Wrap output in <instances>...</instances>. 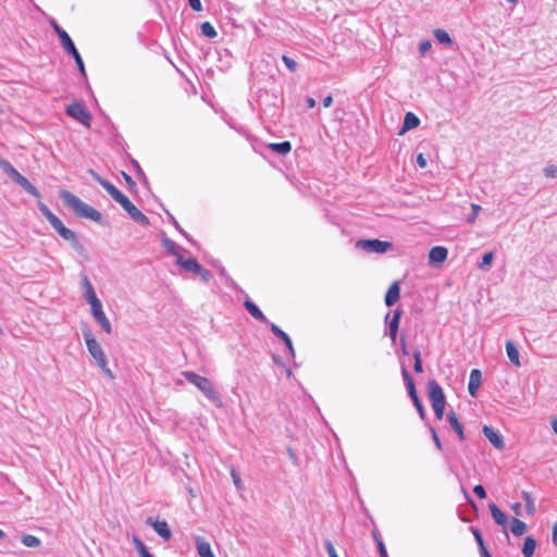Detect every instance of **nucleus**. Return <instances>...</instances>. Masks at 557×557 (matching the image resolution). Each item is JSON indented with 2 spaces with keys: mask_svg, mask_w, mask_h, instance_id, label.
Segmentation results:
<instances>
[{
  "mask_svg": "<svg viewBox=\"0 0 557 557\" xmlns=\"http://www.w3.org/2000/svg\"><path fill=\"white\" fill-rule=\"evenodd\" d=\"M60 198L65 203V206H67L75 213L76 216L91 220L98 224H103L102 214L91 206L84 202L73 193L62 189L60 191Z\"/></svg>",
  "mask_w": 557,
  "mask_h": 557,
  "instance_id": "3",
  "label": "nucleus"
},
{
  "mask_svg": "<svg viewBox=\"0 0 557 557\" xmlns=\"http://www.w3.org/2000/svg\"><path fill=\"white\" fill-rule=\"evenodd\" d=\"M161 244L165 248L166 252L171 256L178 258V256H182L183 248L177 245L174 240L166 237L164 233L161 235Z\"/></svg>",
  "mask_w": 557,
  "mask_h": 557,
  "instance_id": "20",
  "label": "nucleus"
},
{
  "mask_svg": "<svg viewBox=\"0 0 557 557\" xmlns=\"http://www.w3.org/2000/svg\"><path fill=\"white\" fill-rule=\"evenodd\" d=\"M65 113L84 126L90 127L92 115L82 102H72L65 108Z\"/></svg>",
  "mask_w": 557,
  "mask_h": 557,
  "instance_id": "8",
  "label": "nucleus"
},
{
  "mask_svg": "<svg viewBox=\"0 0 557 557\" xmlns=\"http://www.w3.org/2000/svg\"><path fill=\"white\" fill-rule=\"evenodd\" d=\"M510 531L515 536H521L527 532V524L518 518H512L510 523Z\"/></svg>",
  "mask_w": 557,
  "mask_h": 557,
  "instance_id": "30",
  "label": "nucleus"
},
{
  "mask_svg": "<svg viewBox=\"0 0 557 557\" xmlns=\"http://www.w3.org/2000/svg\"><path fill=\"white\" fill-rule=\"evenodd\" d=\"M271 151L280 154V156H286L292 150V144L288 140H284L281 143H272L268 146Z\"/></svg>",
  "mask_w": 557,
  "mask_h": 557,
  "instance_id": "28",
  "label": "nucleus"
},
{
  "mask_svg": "<svg viewBox=\"0 0 557 557\" xmlns=\"http://www.w3.org/2000/svg\"><path fill=\"white\" fill-rule=\"evenodd\" d=\"M536 548V541L532 536H528L524 540L522 546V554L524 557H532Z\"/></svg>",
  "mask_w": 557,
  "mask_h": 557,
  "instance_id": "32",
  "label": "nucleus"
},
{
  "mask_svg": "<svg viewBox=\"0 0 557 557\" xmlns=\"http://www.w3.org/2000/svg\"><path fill=\"white\" fill-rule=\"evenodd\" d=\"M401 314H403L401 309L397 308L393 311L392 318H391V312H387L385 315V323L387 324V331H385V334L389 336V338L393 343H395L396 338H397V332H398Z\"/></svg>",
  "mask_w": 557,
  "mask_h": 557,
  "instance_id": "11",
  "label": "nucleus"
},
{
  "mask_svg": "<svg viewBox=\"0 0 557 557\" xmlns=\"http://www.w3.org/2000/svg\"><path fill=\"white\" fill-rule=\"evenodd\" d=\"M197 274L201 277V280L205 283H208L212 278V273L209 270L205 269L203 267L200 268V271L197 272Z\"/></svg>",
  "mask_w": 557,
  "mask_h": 557,
  "instance_id": "47",
  "label": "nucleus"
},
{
  "mask_svg": "<svg viewBox=\"0 0 557 557\" xmlns=\"http://www.w3.org/2000/svg\"><path fill=\"white\" fill-rule=\"evenodd\" d=\"M417 164L420 166V168H425L426 166V160L425 158L423 157L422 153H419L418 157H417Z\"/></svg>",
  "mask_w": 557,
  "mask_h": 557,
  "instance_id": "56",
  "label": "nucleus"
},
{
  "mask_svg": "<svg viewBox=\"0 0 557 557\" xmlns=\"http://www.w3.org/2000/svg\"><path fill=\"white\" fill-rule=\"evenodd\" d=\"M122 174H123V177H124V180H125L126 184H127L129 187H134V186L136 185V184H135V182L133 181V178H132V176H131V175H128V174H127V173H125V172H123Z\"/></svg>",
  "mask_w": 557,
  "mask_h": 557,
  "instance_id": "57",
  "label": "nucleus"
},
{
  "mask_svg": "<svg viewBox=\"0 0 557 557\" xmlns=\"http://www.w3.org/2000/svg\"><path fill=\"white\" fill-rule=\"evenodd\" d=\"M447 421L448 423L450 424L451 429L456 432V434L458 435V438L461 441V442H465L466 441V436H465V433H463V426L462 424L460 423V421L458 420V417L456 414V412L454 410H450L448 413H447Z\"/></svg>",
  "mask_w": 557,
  "mask_h": 557,
  "instance_id": "21",
  "label": "nucleus"
},
{
  "mask_svg": "<svg viewBox=\"0 0 557 557\" xmlns=\"http://www.w3.org/2000/svg\"><path fill=\"white\" fill-rule=\"evenodd\" d=\"M60 44L63 47V49L70 55H72V58L74 59V61H75V63L77 65V69L79 71V73L83 76H86V70H85L84 61H83L78 50L76 49L73 40L71 39V37L64 38V40H62Z\"/></svg>",
  "mask_w": 557,
  "mask_h": 557,
  "instance_id": "13",
  "label": "nucleus"
},
{
  "mask_svg": "<svg viewBox=\"0 0 557 557\" xmlns=\"http://www.w3.org/2000/svg\"><path fill=\"white\" fill-rule=\"evenodd\" d=\"M282 61L284 62V64L286 65V67H287L292 73H294V72H296V71H297L298 64H297V62H296L294 59H292V58H289L288 55H285V54H284V55L282 57Z\"/></svg>",
  "mask_w": 557,
  "mask_h": 557,
  "instance_id": "42",
  "label": "nucleus"
},
{
  "mask_svg": "<svg viewBox=\"0 0 557 557\" xmlns=\"http://www.w3.org/2000/svg\"><path fill=\"white\" fill-rule=\"evenodd\" d=\"M333 103V97L331 95L326 96L323 101H322V104L324 108H329L331 107Z\"/></svg>",
  "mask_w": 557,
  "mask_h": 557,
  "instance_id": "59",
  "label": "nucleus"
},
{
  "mask_svg": "<svg viewBox=\"0 0 557 557\" xmlns=\"http://www.w3.org/2000/svg\"><path fill=\"white\" fill-rule=\"evenodd\" d=\"M133 164H134V166H135V169H136L137 174H138L139 176H143L144 178H146V177H145V173H144V171L141 170V168H140L139 163H138L137 161H135V160H134V161H133Z\"/></svg>",
  "mask_w": 557,
  "mask_h": 557,
  "instance_id": "61",
  "label": "nucleus"
},
{
  "mask_svg": "<svg viewBox=\"0 0 557 557\" xmlns=\"http://www.w3.org/2000/svg\"><path fill=\"white\" fill-rule=\"evenodd\" d=\"M133 543L140 557H154L147 548L145 543L137 536L133 537Z\"/></svg>",
  "mask_w": 557,
  "mask_h": 557,
  "instance_id": "34",
  "label": "nucleus"
},
{
  "mask_svg": "<svg viewBox=\"0 0 557 557\" xmlns=\"http://www.w3.org/2000/svg\"><path fill=\"white\" fill-rule=\"evenodd\" d=\"M82 333H83V337L85 339V343H86L89 354L95 359L96 363L98 364V367L100 368L102 373L106 376H108L110 380H113L114 374L108 367L106 354H104L101 345L95 338L91 330L86 326L82 330Z\"/></svg>",
  "mask_w": 557,
  "mask_h": 557,
  "instance_id": "4",
  "label": "nucleus"
},
{
  "mask_svg": "<svg viewBox=\"0 0 557 557\" xmlns=\"http://www.w3.org/2000/svg\"><path fill=\"white\" fill-rule=\"evenodd\" d=\"M473 493L481 499L486 498V491L481 484H478L473 487Z\"/></svg>",
  "mask_w": 557,
  "mask_h": 557,
  "instance_id": "49",
  "label": "nucleus"
},
{
  "mask_svg": "<svg viewBox=\"0 0 557 557\" xmlns=\"http://www.w3.org/2000/svg\"><path fill=\"white\" fill-rule=\"evenodd\" d=\"M82 286L84 289V298L89 305H91V302L95 304L100 300L96 295L92 284L85 274L82 276Z\"/></svg>",
  "mask_w": 557,
  "mask_h": 557,
  "instance_id": "17",
  "label": "nucleus"
},
{
  "mask_svg": "<svg viewBox=\"0 0 557 557\" xmlns=\"http://www.w3.org/2000/svg\"><path fill=\"white\" fill-rule=\"evenodd\" d=\"M506 352L510 362L517 367H520L519 350L512 341H507Z\"/></svg>",
  "mask_w": 557,
  "mask_h": 557,
  "instance_id": "29",
  "label": "nucleus"
},
{
  "mask_svg": "<svg viewBox=\"0 0 557 557\" xmlns=\"http://www.w3.org/2000/svg\"><path fill=\"white\" fill-rule=\"evenodd\" d=\"M356 247L368 252L384 253L392 248V243L380 239H360Z\"/></svg>",
  "mask_w": 557,
  "mask_h": 557,
  "instance_id": "9",
  "label": "nucleus"
},
{
  "mask_svg": "<svg viewBox=\"0 0 557 557\" xmlns=\"http://www.w3.org/2000/svg\"><path fill=\"white\" fill-rule=\"evenodd\" d=\"M488 508H490V511H491V515L494 519V521L498 524V525H502V527H506L507 522H508V518L507 516L498 508V506L494 503H491L488 505Z\"/></svg>",
  "mask_w": 557,
  "mask_h": 557,
  "instance_id": "25",
  "label": "nucleus"
},
{
  "mask_svg": "<svg viewBox=\"0 0 557 557\" xmlns=\"http://www.w3.org/2000/svg\"><path fill=\"white\" fill-rule=\"evenodd\" d=\"M176 264L183 268L187 272L197 274L202 267L195 258L185 259L183 256H178Z\"/></svg>",
  "mask_w": 557,
  "mask_h": 557,
  "instance_id": "19",
  "label": "nucleus"
},
{
  "mask_svg": "<svg viewBox=\"0 0 557 557\" xmlns=\"http://www.w3.org/2000/svg\"><path fill=\"white\" fill-rule=\"evenodd\" d=\"M201 35L207 38H214L218 36V33L213 25L210 22H203L200 25Z\"/></svg>",
  "mask_w": 557,
  "mask_h": 557,
  "instance_id": "35",
  "label": "nucleus"
},
{
  "mask_svg": "<svg viewBox=\"0 0 557 557\" xmlns=\"http://www.w3.org/2000/svg\"><path fill=\"white\" fill-rule=\"evenodd\" d=\"M188 3L194 11L199 12L202 10V3L200 0H188Z\"/></svg>",
  "mask_w": 557,
  "mask_h": 557,
  "instance_id": "54",
  "label": "nucleus"
},
{
  "mask_svg": "<svg viewBox=\"0 0 557 557\" xmlns=\"http://www.w3.org/2000/svg\"><path fill=\"white\" fill-rule=\"evenodd\" d=\"M0 169L30 196L40 199L39 190L22 175L8 160L0 157Z\"/></svg>",
  "mask_w": 557,
  "mask_h": 557,
  "instance_id": "6",
  "label": "nucleus"
},
{
  "mask_svg": "<svg viewBox=\"0 0 557 557\" xmlns=\"http://www.w3.org/2000/svg\"><path fill=\"white\" fill-rule=\"evenodd\" d=\"M482 383V372L479 369H472L469 376L468 392L472 397L476 396L478 389Z\"/></svg>",
  "mask_w": 557,
  "mask_h": 557,
  "instance_id": "16",
  "label": "nucleus"
},
{
  "mask_svg": "<svg viewBox=\"0 0 557 557\" xmlns=\"http://www.w3.org/2000/svg\"><path fill=\"white\" fill-rule=\"evenodd\" d=\"M21 542L26 547H38L41 544L40 539L32 534H24L21 539Z\"/></svg>",
  "mask_w": 557,
  "mask_h": 557,
  "instance_id": "36",
  "label": "nucleus"
},
{
  "mask_svg": "<svg viewBox=\"0 0 557 557\" xmlns=\"http://www.w3.org/2000/svg\"><path fill=\"white\" fill-rule=\"evenodd\" d=\"M511 509L512 511L516 513V515H520L521 513V504L520 503H515L511 505Z\"/></svg>",
  "mask_w": 557,
  "mask_h": 557,
  "instance_id": "62",
  "label": "nucleus"
},
{
  "mask_svg": "<svg viewBox=\"0 0 557 557\" xmlns=\"http://www.w3.org/2000/svg\"><path fill=\"white\" fill-rule=\"evenodd\" d=\"M428 397L432 405V407L438 405H446V397L443 392L442 386L438 384V382L434 379H431L428 381Z\"/></svg>",
  "mask_w": 557,
  "mask_h": 557,
  "instance_id": "10",
  "label": "nucleus"
},
{
  "mask_svg": "<svg viewBox=\"0 0 557 557\" xmlns=\"http://www.w3.org/2000/svg\"><path fill=\"white\" fill-rule=\"evenodd\" d=\"M91 314L95 319V321L101 326V329L108 333H112V325L109 319L107 318L106 313L102 310V304L101 301L91 302L90 305Z\"/></svg>",
  "mask_w": 557,
  "mask_h": 557,
  "instance_id": "12",
  "label": "nucleus"
},
{
  "mask_svg": "<svg viewBox=\"0 0 557 557\" xmlns=\"http://www.w3.org/2000/svg\"><path fill=\"white\" fill-rule=\"evenodd\" d=\"M432 47V44L430 40H423L419 45V51L421 54H425Z\"/></svg>",
  "mask_w": 557,
  "mask_h": 557,
  "instance_id": "50",
  "label": "nucleus"
},
{
  "mask_svg": "<svg viewBox=\"0 0 557 557\" xmlns=\"http://www.w3.org/2000/svg\"><path fill=\"white\" fill-rule=\"evenodd\" d=\"M183 375L189 383L199 388L211 403L218 407L222 405L220 393L215 389L213 383L208 377L193 371H185L183 372Z\"/></svg>",
  "mask_w": 557,
  "mask_h": 557,
  "instance_id": "5",
  "label": "nucleus"
},
{
  "mask_svg": "<svg viewBox=\"0 0 557 557\" xmlns=\"http://www.w3.org/2000/svg\"><path fill=\"white\" fill-rule=\"evenodd\" d=\"M546 177L555 178L557 176V166L555 164H549L543 170Z\"/></svg>",
  "mask_w": 557,
  "mask_h": 557,
  "instance_id": "46",
  "label": "nucleus"
},
{
  "mask_svg": "<svg viewBox=\"0 0 557 557\" xmlns=\"http://www.w3.org/2000/svg\"><path fill=\"white\" fill-rule=\"evenodd\" d=\"M471 209H472V213L469 214L468 218H467V222L470 223V224H472L475 221L476 215H478V213L481 210V206L476 205V203H472L471 205Z\"/></svg>",
  "mask_w": 557,
  "mask_h": 557,
  "instance_id": "44",
  "label": "nucleus"
},
{
  "mask_svg": "<svg viewBox=\"0 0 557 557\" xmlns=\"http://www.w3.org/2000/svg\"><path fill=\"white\" fill-rule=\"evenodd\" d=\"M521 497L522 499L524 500L525 503V511L529 516H533L535 513V504H534V499L531 495V493H529L528 491H522L521 492Z\"/></svg>",
  "mask_w": 557,
  "mask_h": 557,
  "instance_id": "33",
  "label": "nucleus"
},
{
  "mask_svg": "<svg viewBox=\"0 0 557 557\" xmlns=\"http://www.w3.org/2000/svg\"><path fill=\"white\" fill-rule=\"evenodd\" d=\"M445 406H446V405H438V408H437V406L432 407V408H433V410H434V413H435L436 419H438V420H442V419H443V417H444V411H445Z\"/></svg>",
  "mask_w": 557,
  "mask_h": 557,
  "instance_id": "51",
  "label": "nucleus"
},
{
  "mask_svg": "<svg viewBox=\"0 0 557 557\" xmlns=\"http://www.w3.org/2000/svg\"><path fill=\"white\" fill-rule=\"evenodd\" d=\"M479 552L481 557H492L487 548L481 549Z\"/></svg>",
  "mask_w": 557,
  "mask_h": 557,
  "instance_id": "63",
  "label": "nucleus"
},
{
  "mask_svg": "<svg viewBox=\"0 0 557 557\" xmlns=\"http://www.w3.org/2000/svg\"><path fill=\"white\" fill-rule=\"evenodd\" d=\"M494 260V252L488 251L482 256L481 262L478 264L480 270L487 271Z\"/></svg>",
  "mask_w": 557,
  "mask_h": 557,
  "instance_id": "37",
  "label": "nucleus"
},
{
  "mask_svg": "<svg viewBox=\"0 0 557 557\" xmlns=\"http://www.w3.org/2000/svg\"><path fill=\"white\" fill-rule=\"evenodd\" d=\"M400 348H401L403 355L407 356L409 354L408 348H407V342L404 336L400 337Z\"/></svg>",
  "mask_w": 557,
  "mask_h": 557,
  "instance_id": "55",
  "label": "nucleus"
},
{
  "mask_svg": "<svg viewBox=\"0 0 557 557\" xmlns=\"http://www.w3.org/2000/svg\"><path fill=\"white\" fill-rule=\"evenodd\" d=\"M552 428H553L554 432L557 434V418H554L552 420Z\"/></svg>",
  "mask_w": 557,
  "mask_h": 557,
  "instance_id": "64",
  "label": "nucleus"
},
{
  "mask_svg": "<svg viewBox=\"0 0 557 557\" xmlns=\"http://www.w3.org/2000/svg\"><path fill=\"white\" fill-rule=\"evenodd\" d=\"M51 26L58 35L60 42L64 40V38L70 37V35L54 20L51 22Z\"/></svg>",
  "mask_w": 557,
  "mask_h": 557,
  "instance_id": "40",
  "label": "nucleus"
},
{
  "mask_svg": "<svg viewBox=\"0 0 557 557\" xmlns=\"http://www.w3.org/2000/svg\"><path fill=\"white\" fill-rule=\"evenodd\" d=\"M166 214L169 216V220L170 222L174 225V227L185 237L187 238L188 240H190L189 238V235L181 227V225L178 224V222L176 221V219L169 212L166 211Z\"/></svg>",
  "mask_w": 557,
  "mask_h": 557,
  "instance_id": "43",
  "label": "nucleus"
},
{
  "mask_svg": "<svg viewBox=\"0 0 557 557\" xmlns=\"http://www.w3.org/2000/svg\"><path fill=\"white\" fill-rule=\"evenodd\" d=\"M38 209L41 214L47 219L53 230L62 237L64 240L69 242L71 247L75 252L83 256L86 251L84 245L79 240L76 233L70 228H67L63 222L41 201L38 202Z\"/></svg>",
  "mask_w": 557,
  "mask_h": 557,
  "instance_id": "2",
  "label": "nucleus"
},
{
  "mask_svg": "<svg viewBox=\"0 0 557 557\" xmlns=\"http://www.w3.org/2000/svg\"><path fill=\"white\" fill-rule=\"evenodd\" d=\"M448 251L443 246H435L429 252L430 263H442L447 259Z\"/></svg>",
  "mask_w": 557,
  "mask_h": 557,
  "instance_id": "24",
  "label": "nucleus"
},
{
  "mask_svg": "<svg viewBox=\"0 0 557 557\" xmlns=\"http://www.w3.org/2000/svg\"><path fill=\"white\" fill-rule=\"evenodd\" d=\"M400 297V287L397 281L393 282L385 294V305L387 307L394 306Z\"/></svg>",
  "mask_w": 557,
  "mask_h": 557,
  "instance_id": "18",
  "label": "nucleus"
},
{
  "mask_svg": "<svg viewBox=\"0 0 557 557\" xmlns=\"http://www.w3.org/2000/svg\"><path fill=\"white\" fill-rule=\"evenodd\" d=\"M270 330L271 332L276 336L278 337L281 341L284 342V344L286 345L290 356H294L295 355V350H294V346H293V343H292V339L290 337L287 335V333H285L283 330H281L276 324L274 323H270Z\"/></svg>",
  "mask_w": 557,
  "mask_h": 557,
  "instance_id": "22",
  "label": "nucleus"
},
{
  "mask_svg": "<svg viewBox=\"0 0 557 557\" xmlns=\"http://www.w3.org/2000/svg\"><path fill=\"white\" fill-rule=\"evenodd\" d=\"M306 106L308 109H312L315 107V100L312 97L306 98Z\"/></svg>",
  "mask_w": 557,
  "mask_h": 557,
  "instance_id": "60",
  "label": "nucleus"
},
{
  "mask_svg": "<svg viewBox=\"0 0 557 557\" xmlns=\"http://www.w3.org/2000/svg\"><path fill=\"white\" fill-rule=\"evenodd\" d=\"M377 550H379L380 557H388L386 547L382 540H377Z\"/></svg>",
  "mask_w": 557,
  "mask_h": 557,
  "instance_id": "53",
  "label": "nucleus"
},
{
  "mask_svg": "<svg viewBox=\"0 0 557 557\" xmlns=\"http://www.w3.org/2000/svg\"><path fill=\"white\" fill-rule=\"evenodd\" d=\"M483 434L496 449L502 450L505 448V442L502 434L494 430L492 426L484 425Z\"/></svg>",
  "mask_w": 557,
  "mask_h": 557,
  "instance_id": "15",
  "label": "nucleus"
},
{
  "mask_svg": "<svg viewBox=\"0 0 557 557\" xmlns=\"http://www.w3.org/2000/svg\"><path fill=\"white\" fill-rule=\"evenodd\" d=\"M433 35L438 44H442L444 46L453 45V39L446 30L442 28H436L434 29Z\"/></svg>",
  "mask_w": 557,
  "mask_h": 557,
  "instance_id": "31",
  "label": "nucleus"
},
{
  "mask_svg": "<svg viewBox=\"0 0 557 557\" xmlns=\"http://www.w3.org/2000/svg\"><path fill=\"white\" fill-rule=\"evenodd\" d=\"M470 530H471V532H472V534H473V536L475 539V542H476V544L479 546V550L486 548V546L484 544V541H483V537H482V534H481V531L478 528H475V527H471Z\"/></svg>",
  "mask_w": 557,
  "mask_h": 557,
  "instance_id": "39",
  "label": "nucleus"
},
{
  "mask_svg": "<svg viewBox=\"0 0 557 557\" xmlns=\"http://www.w3.org/2000/svg\"><path fill=\"white\" fill-rule=\"evenodd\" d=\"M146 523L150 525L163 540L169 541L172 537V531L165 520H158L149 517L147 518Z\"/></svg>",
  "mask_w": 557,
  "mask_h": 557,
  "instance_id": "14",
  "label": "nucleus"
},
{
  "mask_svg": "<svg viewBox=\"0 0 557 557\" xmlns=\"http://www.w3.org/2000/svg\"><path fill=\"white\" fill-rule=\"evenodd\" d=\"M552 541L553 544L557 547V522L553 525Z\"/></svg>",
  "mask_w": 557,
  "mask_h": 557,
  "instance_id": "58",
  "label": "nucleus"
},
{
  "mask_svg": "<svg viewBox=\"0 0 557 557\" xmlns=\"http://www.w3.org/2000/svg\"><path fill=\"white\" fill-rule=\"evenodd\" d=\"M430 432H431V434H432V440H433V442H434V444H435L436 448H437L438 450H442V449H443V445H442V442H441V440H440V437H438V435H437L436 430H435L433 426H431V428H430Z\"/></svg>",
  "mask_w": 557,
  "mask_h": 557,
  "instance_id": "48",
  "label": "nucleus"
},
{
  "mask_svg": "<svg viewBox=\"0 0 557 557\" xmlns=\"http://www.w3.org/2000/svg\"><path fill=\"white\" fill-rule=\"evenodd\" d=\"M412 356H413V360H414V363H413L414 372L422 373L423 366H422V360H421V351L418 348H416L412 352Z\"/></svg>",
  "mask_w": 557,
  "mask_h": 557,
  "instance_id": "38",
  "label": "nucleus"
},
{
  "mask_svg": "<svg viewBox=\"0 0 557 557\" xmlns=\"http://www.w3.org/2000/svg\"><path fill=\"white\" fill-rule=\"evenodd\" d=\"M244 307L246 310L258 321L262 323H269V320L263 314V312L259 309V307L249 298L244 301Z\"/></svg>",
  "mask_w": 557,
  "mask_h": 557,
  "instance_id": "23",
  "label": "nucleus"
},
{
  "mask_svg": "<svg viewBox=\"0 0 557 557\" xmlns=\"http://www.w3.org/2000/svg\"><path fill=\"white\" fill-rule=\"evenodd\" d=\"M231 475H232L233 482L236 485V487L240 488L242 487V480H240V476H239L238 472L235 469H232L231 470Z\"/></svg>",
  "mask_w": 557,
  "mask_h": 557,
  "instance_id": "52",
  "label": "nucleus"
},
{
  "mask_svg": "<svg viewBox=\"0 0 557 557\" xmlns=\"http://www.w3.org/2000/svg\"><path fill=\"white\" fill-rule=\"evenodd\" d=\"M324 547H325V549H326V553H327L329 557H339V556L337 555V553H336V549H335V547H334V545H333L332 541H330V540H325V541H324Z\"/></svg>",
  "mask_w": 557,
  "mask_h": 557,
  "instance_id": "45",
  "label": "nucleus"
},
{
  "mask_svg": "<svg viewBox=\"0 0 557 557\" xmlns=\"http://www.w3.org/2000/svg\"><path fill=\"white\" fill-rule=\"evenodd\" d=\"M401 375H403L408 395H409L410 399L412 400L413 406L416 407L420 418L422 420H424L425 419V409L423 407L422 401L420 400V398L418 396L414 381H413L412 376L410 375L409 371L405 367H401Z\"/></svg>",
  "mask_w": 557,
  "mask_h": 557,
  "instance_id": "7",
  "label": "nucleus"
},
{
  "mask_svg": "<svg viewBox=\"0 0 557 557\" xmlns=\"http://www.w3.org/2000/svg\"><path fill=\"white\" fill-rule=\"evenodd\" d=\"M220 275L223 276L225 278V284L231 287V288H234V289H237L238 286L236 284V282L227 274V272L225 271L224 268H220Z\"/></svg>",
  "mask_w": 557,
  "mask_h": 557,
  "instance_id": "41",
  "label": "nucleus"
},
{
  "mask_svg": "<svg viewBox=\"0 0 557 557\" xmlns=\"http://www.w3.org/2000/svg\"><path fill=\"white\" fill-rule=\"evenodd\" d=\"M419 124H420V119L414 113L407 112L404 117V123H403L400 134L418 127Z\"/></svg>",
  "mask_w": 557,
  "mask_h": 557,
  "instance_id": "26",
  "label": "nucleus"
},
{
  "mask_svg": "<svg viewBox=\"0 0 557 557\" xmlns=\"http://www.w3.org/2000/svg\"><path fill=\"white\" fill-rule=\"evenodd\" d=\"M196 547L200 557H215L210 544L201 537L196 539Z\"/></svg>",
  "mask_w": 557,
  "mask_h": 557,
  "instance_id": "27",
  "label": "nucleus"
},
{
  "mask_svg": "<svg viewBox=\"0 0 557 557\" xmlns=\"http://www.w3.org/2000/svg\"><path fill=\"white\" fill-rule=\"evenodd\" d=\"M92 178L127 212L129 218L141 226H148L150 221L121 190L112 183L90 171Z\"/></svg>",
  "mask_w": 557,
  "mask_h": 557,
  "instance_id": "1",
  "label": "nucleus"
}]
</instances>
